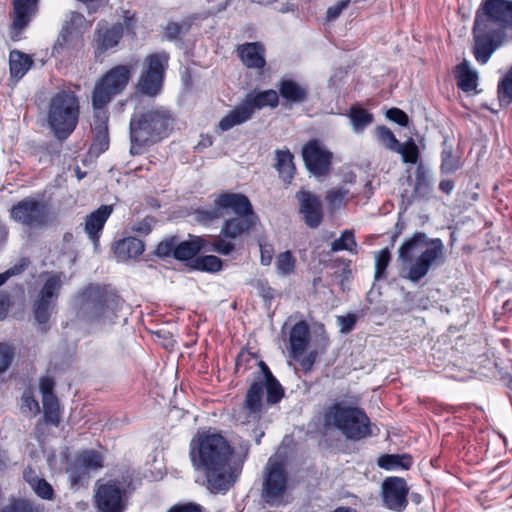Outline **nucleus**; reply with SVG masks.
Here are the masks:
<instances>
[{
	"mask_svg": "<svg viewBox=\"0 0 512 512\" xmlns=\"http://www.w3.org/2000/svg\"><path fill=\"white\" fill-rule=\"evenodd\" d=\"M229 211L233 217L224 220L220 234L214 237L210 250L218 254L228 256L236 250L233 240H237L249 233L258 220L249 198L241 193L223 191L215 195L211 208L196 209V220L203 225H209L214 221L224 218Z\"/></svg>",
	"mask_w": 512,
	"mask_h": 512,
	"instance_id": "obj_1",
	"label": "nucleus"
},
{
	"mask_svg": "<svg viewBox=\"0 0 512 512\" xmlns=\"http://www.w3.org/2000/svg\"><path fill=\"white\" fill-rule=\"evenodd\" d=\"M233 452L228 441L218 433H198L191 440V462L203 471L212 493H225L235 484L240 468L230 463Z\"/></svg>",
	"mask_w": 512,
	"mask_h": 512,
	"instance_id": "obj_2",
	"label": "nucleus"
},
{
	"mask_svg": "<svg viewBox=\"0 0 512 512\" xmlns=\"http://www.w3.org/2000/svg\"><path fill=\"white\" fill-rule=\"evenodd\" d=\"M507 28L512 29V1L482 0L472 29L473 54L478 63L488 62L500 46Z\"/></svg>",
	"mask_w": 512,
	"mask_h": 512,
	"instance_id": "obj_3",
	"label": "nucleus"
},
{
	"mask_svg": "<svg viewBox=\"0 0 512 512\" xmlns=\"http://www.w3.org/2000/svg\"><path fill=\"white\" fill-rule=\"evenodd\" d=\"M254 365L259 367V371L255 374L241 406L245 415L243 423L259 421L265 412L266 405H275L284 397V389L268 365L258 360L256 354L242 349L236 357L235 370L247 371Z\"/></svg>",
	"mask_w": 512,
	"mask_h": 512,
	"instance_id": "obj_4",
	"label": "nucleus"
},
{
	"mask_svg": "<svg viewBox=\"0 0 512 512\" xmlns=\"http://www.w3.org/2000/svg\"><path fill=\"white\" fill-rule=\"evenodd\" d=\"M173 121L172 113L165 107L154 106L149 109L136 107L129 123L130 153L139 155L144 147L167 137Z\"/></svg>",
	"mask_w": 512,
	"mask_h": 512,
	"instance_id": "obj_5",
	"label": "nucleus"
},
{
	"mask_svg": "<svg viewBox=\"0 0 512 512\" xmlns=\"http://www.w3.org/2000/svg\"><path fill=\"white\" fill-rule=\"evenodd\" d=\"M398 258L410 264L406 279L413 283L424 278L433 266L444 263V245L441 239H429L424 232H415L398 249Z\"/></svg>",
	"mask_w": 512,
	"mask_h": 512,
	"instance_id": "obj_6",
	"label": "nucleus"
},
{
	"mask_svg": "<svg viewBox=\"0 0 512 512\" xmlns=\"http://www.w3.org/2000/svg\"><path fill=\"white\" fill-rule=\"evenodd\" d=\"M123 300L107 286L89 284L80 294V317L89 324L115 323Z\"/></svg>",
	"mask_w": 512,
	"mask_h": 512,
	"instance_id": "obj_7",
	"label": "nucleus"
},
{
	"mask_svg": "<svg viewBox=\"0 0 512 512\" xmlns=\"http://www.w3.org/2000/svg\"><path fill=\"white\" fill-rule=\"evenodd\" d=\"M324 426L339 430L346 439L352 441L372 435L371 422L365 411L343 402L334 403L326 409Z\"/></svg>",
	"mask_w": 512,
	"mask_h": 512,
	"instance_id": "obj_8",
	"label": "nucleus"
},
{
	"mask_svg": "<svg viewBox=\"0 0 512 512\" xmlns=\"http://www.w3.org/2000/svg\"><path fill=\"white\" fill-rule=\"evenodd\" d=\"M80 104L75 92L62 90L56 93L48 106L47 122L53 135L60 141L66 140L79 122Z\"/></svg>",
	"mask_w": 512,
	"mask_h": 512,
	"instance_id": "obj_9",
	"label": "nucleus"
},
{
	"mask_svg": "<svg viewBox=\"0 0 512 512\" xmlns=\"http://www.w3.org/2000/svg\"><path fill=\"white\" fill-rule=\"evenodd\" d=\"M132 65H117L109 69L95 84L92 92L93 110H106L112 99L120 95L132 77Z\"/></svg>",
	"mask_w": 512,
	"mask_h": 512,
	"instance_id": "obj_10",
	"label": "nucleus"
},
{
	"mask_svg": "<svg viewBox=\"0 0 512 512\" xmlns=\"http://www.w3.org/2000/svg\"><path fill=\"white\" fill-rule=\"evenodd\" d=\"M288 487L289 477L285 465L270 458L264 468L262 500L270 507H279L284 504Z\"/></svg>",
	"mask_w": 512,
	"mask_h": 512,
	"instance_id": "obj_11",
	"label": "nucleus"
},
{
	"mask_svg": "<svg viewBox=\"0 0 512 512\" xmlns=\"http://www.w3.org/2000/svg\"><path fill=\"white\" fill-rule=\"evenodd\" d=\"M62 285V273L50 275L33 302L34 319L42 333H47L50 329L49 320L56 307Z\"/></svg>",
	"mask_w": 512,
	"mask_h": 512,
	"instance_id": "obj_12",
	"label": "nucleus"
},
{
	"mask_svg": "<svg viewBox=\"0 0 512 512\" xmlns=\"http://www.w3.org/2000/svg\"><path fill=\"white\" fill-rule=\"evenodd\" d=\"M169 55L166 52L153 53L144 59V69L138 79L136 89L143 95L155 97L162 91Z\"/></svg>",
	"mask_w": 512,
	"mask_h": 512,
	"instance_id": "obj_13",
	"label": "nucleus"
},
{
	"mask_svg": "<svg viewBox=\"0 0 512 512\" xmlns=\"http://www.w3.org/2000/svg\"><path fill=\"white\" fill-rule=\"evenodd\" d=\"M133 483L132 476L125 474L121 479L109 480L97 487L95 503L100 512H123V497Z\"/></svg>",
	"mask_w": 512,
	"mask_h": 512,
	"instance_id": "obj_14",
	"label": "nucleus"
},
{
	"mask_svg": "<svg viewBox=\"0 0 512 512\" xmlns=\"http://www.w3.org/2000/svg\"><path fill=\"white\" fill-rule=\"evenodd\" d=\"M10 217L29 228H43L52 222L48 205L34 197L23 198L14 204Z\"/></svg>",
	"mask_w": 512,
	"mask_h": 512,
	"instance_id": "obj_15",
	"label": "nucleus"
},
{
	"mask_svg": "<svg viewBox=\"0 0 512 512\" xmlns=\"http://www.w3.org/2000/svg\"><path fill=\"white\" fill-rule=\"evenodd\" d=\"M190 239L180 241L178 236H170L161 241L155 250L158 257H173L179 261L192 260L203 249L207 241L200 236L189 235Z\"/></svg>",
	"mask_w": 512,
	"mask_h": 512,
	"instance_id": "obj_16",
	"label": "nucleus"
},
{
	"mask_svg": "<svg viewBox=\"0 0 512 512\" xmlns=\"http://www.w3.org/2000/svg\"><path fill=\"white\" fill-rule=\"evenodd\" d=\"M307 169L315 176H323L330 169L332 154L325 150L318 140H310L302 149Z\"/></svg>",
	"mask_w": 512,
	"mask_h": 512,
	"instance_id": "obj_17",
	"label": "nucleus"
},
{
	"mask_svg": "<svg viewBox=\"0 0 512 512\" xmlns=\"http://www.w3.org/2000/svg\"><path fill=\"white\" fill-rule=\"evenodd\" d=\"M408 486L401 477H387L382 483V498L385 506L402 512L408 505Z\"/></svg>",
	"mask_w": 512,
	"mask_h": 512,
	"instance_id": "obj_18",
	"label": "nucleus"
},
{
	"mask_svg": "<svg viewBox=\"0 0 512 512\" xmlns=\"http://www.w3.org/2000/svg\"><path fill=\"white\" fill-rule=\"evenodd\" d=\"M277 93L282 99V105L292 108L295 105H302L309 99V88L292 78H281L277 83Z\"/></svg>",
	"mask_w": 512,
	"mask_h": 512,
	"instance_id": "obj_19",
	"label": "nucleus"
},
{
	"mask_svg": "<svg viewBox=\"0 0 512 512\" xmlns=\"http://www.w3.org/2000/svg\"><path fill=\"white\" fill-rule=\"evenodd\" d=\"M296 198L299 201V211L303 215L305 224L312 229L319 227L323 220L320 198L306 190L298 191Z\"/></svg>",
	"mask_w": 512,
	"mask_h": 512,
	"instance_id": "obj_20",
	"label": "nucleus"
},
{
	"mask_svg": "<svg viewBox=\"0 0 512 512\" xmlns=\"http://www.w3.org/2000/svg\"><path fill=\"white\" fill-rule=\"evenodd\" d=\"M131 26L130 19H125V24L115 23L110 27L97 29L94 35L95 54L100 56L109 49L116 47L124 34L125 27Z\"/></svg>",
	"mask_w": 512,
	"mask_h": 512,
	"instance_id": "obj_21",
	"label": "nucleus"
},
{
	"mask_svg": "<svg viewBox=\"0 0 512 512\" xmlns=\"http://www.w3.org/2000/svg\"><path fill=\"white\" fill-rule=\"evenodd\" d=\"M38 0H13V22L11 25V39L18 41L22 30L31 21Z\"/></svg>",
	"mask_w": 512,
	"mask_h": 512,
	"instance_id": "obj_22",
	"label": "nucleus"
},
{
	"mask_svg": "<svg viewBox=\"0 0 512 512\" xmlns=\"http://www.w3.org/2000/svg\"><path fill=\"white\" fill-rule=\"evenodd\" d=\"M112 212V205H101L97 210L91 212L85 218L84 230L95 248L99 246L100 234Z\"/></svg>",
	"mask_w": 512,
	"mask_h": 512,
	"instance_id": "obj_23",
	"label": "nucleus"
},
{
	"mask_svg": "<svg viewBox=\"0 0 512 512\" xmlns=\"http://www.w3.org/2000/svg\"><path fill=\"white\" fill-rule=\"evenodd\" d=\"M94 138L90 152L95 155L104 153L109 148L108 115L107 110H94Z\"/></svg>",
	"mask_w": 512,
	"mask_h": 512,
	"instance_id": "obj_24",
	"label": "nucleus"
},
{
	"mask_svg": "<svg viewBox=\"0 0 512 512\" xmlns=\"http://www.w3.org/2000/svg\"><path fill=\"white\" fill-rule=\"evenodd\" d=\"M83 47V37L73 32L60 31L52 47L51 56L55 58L70 57Z\"/></svg>",
	"mask_w": 512,
	"mask_h": 512,
	"instance_id": "obj_25",
	"label": "nucleus"
},
{
	"mask_svg": "<svg viewBox=\"0 0 512 512\" xmlns=\"http://www.w3.org/2000/svg\"><path fill=\"white\" fill-rule=\"evenodd\" d=\"M238 55L249 69H263L266 65L265 48L260 42H250L238 46Z\"/></svg>",
	"mask_w": 512,
	"mask_h": 512,
	"instance_id": "obj_26",
	"label": "nucleus"
},
{
	"mask_svg": "<svg viewBox=\"0 0 512 512\" xmlns=\"http://www.w3.org/2000/svg\"><path fill=\"white\" fill-rule=\"evenodd\" d=\"M309 326L305 321L297 322L290 331V352L294 358L302 355L309 343Z\"/></svg>",
	"mask_w": 512,
	"mask_h": 512,
	"instance_id": "obj_27",
	"label": "nucleus"
},
{
	"mask_svg": "<svg viewBox=\"0 0 512 512\" xmlns=\"http://www.w3.org/2000/svg\"><path fill=\"white\" fill-rule=\"evenodd\" d=\"M247 107L251 110L252 115L255 110L264 107L276 108L279 105V95L276 90L269 89L258 93H248L244 99Z\"/></svg>",
	"mask_w": 512,
	"mask_h": 512,
	"instance_id": "obj_28",
	"label": "nucleus"
},
{
	"mask_svg": "<svg viewBox=\"0 0 512 512\" xmlns=\"http://www.w3.org/2000/svg\"><path fill=\"white\" fill-rule=\"evenodd\" d=\"M144 252V243L135 237L119 240L114 246V254L119 261L136 258Z\"/></svg>",
	"mask_w": 512,
	"mask_h": 512,
	"instance_id": "obj_29",
	"label": "nucleus"
},
{
	"mask_svg": "<svg viewBox=\"0 0 512 512\" xmlns=\"http://www.w3.org/2000/svg\"><path fill=\"white\" fill-rule=\"evenodd\" d=\"M251 110L247 107L244 100L229 111L219 122L218 127L222 131H228L237 125H241L252 118Z\"/></svg>",
	"mask_w": 512,
	"mask_h": 512,
	"instance_id": "obj_30",
	"label": "nucleus"
},
{
	"mask_svg": "<svg viewBox=\"0 0 512 512\" xmlns=\"http://www.w3.org/2000/svg\"><path fill=\"white\" fill-rule=\"evenodd\" d=\"M276 168L279 177L286 183H290L295 174L294 156L289 149H277L275 151Z\"/></svg>",
	"mask_w": 512,
	"mask_h": 512,
	"instance_id": "obj_31",
	"label": "nucleus"
},
{
	"mask_svg": "<svg viewBox=\"0 0 512 512\" xmlns=\"http://www.w3.org/2000/svg\"><path fill=\"white\" fill-rule=\"evenodd\" d=\"M432 191V185L428 169L422 164H418L415 171V183L412 194L413 199H427Z\"/></svg>",
	"mask_w": 512,
	"mask_h": 512,
	"instance_id": "obj_32",
	"label": "nucleus"
},
{
	"mask_svg": "<svg viewBox=\"0 0 512 512\" xmlns=\"http://www.w3.org/2000/svg\"><path fill=\"white\" fill-rule=\"evenodd\" d=\"M32 58L18 50H13L9 55L10 74L12 78L21 79L32 67Z\"/></svg>",
	"mask_w": 512,
	"mask_h": 512,
	"instance_id": "obj_33",
	"label": "nucleus"
},
{
	"mask_svg": "<svg viewBox=\"0 0 512 512\" xmlns=\"http://www.w3.org/2000/svg\"><path fill=\"white\" fill-rule=\"evenodd\" d=\"M456 79L458 87L464 92H471L477 87V72L470 69L466 60L456 67Z\"/></svg>",
	"mask_w": 512,
	"mask_h": 512,
	"instance_id": "obj_34",
	"label": "nucleus"
},
{
	"mask_svg": "<svg viewBox=\"0 0 512 512\" xmlns=\"http://www.w3.org/2000/svg\"><path fill=\"white\" fill-rule=\"evenodd\" d=\"M413 460L409 454H385L378 458L377 464L384 470H408Z\"/></svg>",
	"mask_w": 512,
	"mask_h": 512,
	"instance_id": "obj_35",
	"label": "nucleus"
},
{
	"mask_svg": "<svg viewBox=\"0 0 512 512\" xmlns=\"http://www.w3.org/2000/svg\"><path fill=\"white\" fill-rule=\"evenodd\" d=\"M347 115L356 133L362 132L374 120L373 114L357 105L351 106Z\"/></svg>",
	"mask_w": 512,
	"mask_h": 512,
	"instance_id": "obj_36",
	"label": "nucleus"
},
{
	"mask_svg": "<svg viewBox=\"0 0 512 512\" xmlns=\"http://www.w3.org/2000/svg\"><path fill=\"white\" fill-rule=\"evenodd\" d=\"M0 512H41L40 507L34 501L27 498L11 497Z\"/></svg>",
	"mask_w": 512,
	"mask_h": 512,
	"instance_id": "obj_37",
	"label": "nucleus"
},
{
	"mask_svg": "<svg viewBox=\"0 0 512 512\" xmlns=\"http://www.w3.org/2000/svg\"><path fill=\"white\" fill-rule=\"evenodd\" d=\"M222 260L215 255H205L192 260L191 267L195 270L215 273L221 270Z\"/></svg>",
	"mask_w": 512,
	"mask_h": 512,
	"instance_id": "obj_38",
	"label": "nucleus"
},
{
	"mask_svg": "<svg viewBox=\"0 0 512 512\" xmlns=\"http://www.w3.org/2000/svg\"><path fill=\"white\" fill-rule=\"evenodd\" d=\"M442 152H441V172L442 173H453L459 167V159L453 155V148L451 145H448L447 140L445 139L442 143Z\"/></svg>",
	"mask_w": 512,
	"mask_h": 512,
	"instance_id": "obj_39",
	"label": "nucleus"
},
{
	"mask_svg": "<svg viewBox=\"0 0 512 512\" xmlns=\"http://www.w3.org/2000/svg\"><path fill=\"white\" fill-rule=\"evenodd\" d=\"M275 266L277 273L281 276H289L296 268V258L291 251H284L276 256Z\"/></svg>",
	"mask_w": 512,
	"mask_h": 512,
	"instance_id": "obj_40",
	"label": "nucleus"
},
{
	"mask_svg": "<svg viewBox=\"0 0 512 512\" xmlns=\"http://www.w3.org/2000/svg\"><path fill=\"white\" fill-rule=\"evenodd\" d=\"M42 403L44 421L57 427L60 424V407L57 397L42 399Z\"/></svg>",
	"mask_w": 512,
	"mask_h": 512,
	"instance_id": "obj_41",
	"label": "nucleus"
},
{
	"mask_svg": "<svg viewBox=\"0 0 512 512\" xmlns=\"http://www.w3.org/2000/svg\"><path fill=\"white\" fill-rule=\"evenodd\" d=\"M357 242L355 240L354 232L352 230H345L341 236L331 243V251H349L356 253Z\"/></svg>",
	"mask_w": 512,
	"mask_h": 512,
	"instance_id": "obj_42",
	"label": "nucleus"
},
{
	"mask_svg": "<svg viewBox=\"0 0 512 512\" xmlns=\"http://www.w3.org/2000/svg\"><path fill=\"white\" fill-rule=\"evenodd\" d=\"M395 152L402 156L404 163L416 164L419 159V148L413 138H409L404 143H399Z\"/></svg>",
	"mask_w": 512,
	"mask_h": 512,
	"instance_id": "obj_43",
	"label": "nucleus"
},
{
	"mask_svg": "<svg viewBox=\"0 0 512 512\" xmlns=\"http://www.w3.org/2000/svg\"><path fill=\"white\" fill-rule=\"evenodd\" d=\"M78 463L85 469L97 470L103 467V456L96 450H86L79 455Z\"/></svg>",
	"mask_w": 512,
	"mask_h": 512,
	"instance_id": "obj_44",
	"label": "nucleus"
},
{
	"mask_svg": "<svg viewBox=\"0 0 512 512\" xmlns=\"http://www.w3.org/2000/svg\"><path fill=\"white\" fill-rule=\"evenodd\" d=\"M391 261V253L388 248H384L375 254V276L376 281L387 278V267Z\"/></svg>",
	"mask_w": 512,
	"mask_h": 512,
	"instance_id": "obj_45",
	"label": "nucleus"
},
{
	"mask_svg": "<svg viewBox=\"0 0 512 512\" xmlns=\"http://www.w3.org/2000/svg\"><path fill=\"white\" fill-rule=\"evenodd\" d=\"M498 99L501 104L509 105L512 103V66L500 80L498 87Z\"/></svg>",
	"mask_w": 512,
	"mask_h": 512,
	"instance_id": "obj_46",
	"label": "nucleus"
},
{
	"mask_svg": "<svg viewBox=\"0 0 512 512\" xmlns=\"http://www.w3.org/2000/svg\"><path fill=\"white\" fill-rule=\"evenodd\" d=\"M86 19L83 14L71 11L64 21L61 31L64 32H73V34L82 35L81 28L83 27Z\"/></svg>",
	"mask_w": 512,
	"mask_h": 512,
	"instance_id": "obj_47",
	"label": "nucleus"
},
{
	"mask_svg": "<svg viewBox=\"0 0 512 512\" xmlns=\"http://www.w3.org/2000/svg\"><path fill=\"white\" fill-rule=\"evenodd\" d=\"M191 28V23L187 20L182 22H169L165 29V37L172 41L177 39L181 34H186Z\"/></svg>",
	"mask_w": 512,
	"mask_h": 512,
	"instance_id": "obj_48",
	"label": "nucleus"
},
{
	"mask_svg": "<svg viewBox=\"0 0 512 512\" xmlns=\"http://www.w3.org/2000/svg\"><path fill=\"white\" fill-rule=\"evenodd\" d=\"M376 133L378 140L389 150L394 151L398 147V144L400 143L393 132L385 127V126H378L376 128Z\"/></svg>",
	"mask_w": 512,
	"mask_h": 512,
	"instance_id": "obj_49",
	"label": "nucleus"
},
{
	"mask_svg": "<svg viewBox=\"0 0 512 512\" xmlns=\"http://www.w3.org/2000/svg\"><path fill=\"white\" fill-rule=\"evenodd\" d=\"M34 493L43 500H53L55 496L54 489L52 485L46 481L44 478H40L37 482L31 487Z\"/></svg>",
	"mask_w": 512,
	"mask_h": 512,
	"instance_id": "obj_50",
	"label": "nucleus"
},
{
	"mask_svg": "<svg viewBox=\"0 0 512 512\" xmlns=\"http://www.w3.org/2000/svg\"><path fill=\"white\" fill-rule=\"evenodd\" d=\"M29 264L30 261L28 258H21L18 263L5 272L0 273V286L4 285L9 278L22 274L28 268Z\"/></svg>",
	"mask_w": 512,
	"mask_h": 512,
	"instance_id": "obj_51",
	"label": "nucleus"
},
{
	"mask_svg": "<svg viewBox=\"0 0 512 512\" xmlns=\"http://www.w3.org/2000/svg\"><path fill=\"white\" fill-rule=\"evenodd\" d=\"M13 358V347L8 343H0V374L9 368Z\"/></svg>",
	"mask_w": 512,
	"mask_h": 512,
	"instance_id": "obj_52",
	"label": "nucleus"
},
{
	"mask_svg": "<svg viewBox=\"0 0 512 512\" xmlns=\"http://www.w3.org/2000/svg\"><path fill=\"white\" fill-rule=\"evenodd\" d=\"M347 194L348 190L345 188H334L327 192L326 200L332 208H340Z\"/></svg>",
	"mask_w": 512,
	"mask_h": 512,
	"instance_id": "obj_53",
	"label": "nucleus"
},
{
	"mask_svg": "<svg viewBox=\"0 0 512 512\" xmlns=\"http://www.w3.org/2000/svg\"><path fill=\"white\" fill-rule=\"evenodd\" d=\"M337 321L340 326V332L348 334L355 328L357 317L355 314L349 313L344 316H338Z\"/></svg>",
	"mask_w": 512,
	"mask_h": 512,
	"instance_id": "obj_54",
	"label": "nucleus"
},
{
	"mask_svg": "<svg viewBox=\"0 0 512 512\" xmlns=\"http://www.w3.org/2000/svg\"><path fill=\"white\" fill-rule=\"evenodd\" d=\"M386 117L399 124L400 126L406 127L409 124V117L408 115L399 108H390L387 113Z\"/></svg>",
	"mask_w": 512,
	"mask_h": 512,
	"instance_id": "obj_55",
	"label": "nucleus"
},
{
	"mask_svg": "<svg viewBox=\"0 0 512 512\" xmlns=\"http://www.w3.org/2000/svg\"><path fill=\"white\" fill-rule=\"evenodd\" d=\"M258 290L259 296L265 301V303L270 304L275 296V291L271 288L267 282L258 280L255 285Z\"/></svg>",
	"mask_w": 512,
	"mask_h": 512,
	"instance_id": "obj_56",
	"label": "nucleus"
},
{
	"mask_svg": "<svg viewBox=\"0 0 512 512\" xmlns=\"http://www.w3.org/2000/svg\"><path fill=\"white\" fill-rule=\"evenodd\" d=\"M349 4H350V0H341L338 3H336L335 5L329 7L327 9V13H326V20L327 21L336 20L341 15L343 10L348 7Z\"/></svg>",
	"mask_w": 512,
	"mask_h": 512,
	"instance_id": "obj_57",
	"label": "nucleus"
},
{
	"mask_svg": "<svg viewBox=\"0 0 512 512\" xmlns=\"http://www.w3.org/2000/svg\"><path fill=\"white\" fill-rule=\"evenodd\" d=\"M22 407L28 409L30 412H33L34 414L40 411L38 401L34 398L32 392L29 390L23 392Z\"/></svg>",
	"mask_w": 512,
	"mask_h": 512,
	"instance_id": "obj_58",
	"label": "nucleus"
},
{
	"mask_svg": "<svg viewBox=\"0 0 512 512\" xmlns=\"http://www.w3.org/2000/svg\"><path fill=\"white\" fill-rule=\"evenodd\" d=\"M55 382L52 378L45 377L40 380V391L42 399L54 398L56 395L53 393Z\"/></svg>",
	"mask_w": 512,
	"mask_h": 512,
	"instance_id": "obj_59",
	"label": "nucleus"
},
{
	"mask_svg": "<svg viewBox=\"0 0 512 512\" xmlns=\"http://www.w3.org/2000/svg\"><path fill=\"white\" fill-rule=\"evenodd\" d=\"M11 305L10 294L6 291H0V320L6 318Z\"/></svg>",
	"mask_w": 512,
	"mask_h": 512,
	"instance_id": "obj_60",
	"label": "nucleus"
},
{
	"mask_svg": "<svg viewBox=\"0 0 512 512\" xmlns=\"http://www.w3.org/2000/svg\"><path fill=\"white\" fill-rule=\"evenodd\" d=\"M153 221H154L153 217L147 216L143 220H141L139 223H137L133 227V230L140 234L148 235L152 230Z\"/></svg>",
	"mask_w": 512,
	"mask_h": 512,
	"instance_id": "obj_61",
	"label": "nucleus"
},
{
	"mask_svg": "<svg viewBox=\"0 0 512 512\" xmlns=\"http://www.w3.org/2000/svg\"><path fill=\"white\" fill-rule=\"evenodd\" d=\"M261 264L270 265L273 259L274 249L270 244H260Z\"/></svg>",
	"mask_w": 512,
	"mask_h": 512,
	"instance_id": "obj_62",
	"label": "nucleus"
},
{
	"mask_svg": "<svg viewBox=\"0 0 512 512\" xmlns=\"http://www.w3.org/2000/svg\"><path fill=\"white\" fill-rule=\"evenodd\" d=\"M167 512H202V507L194 503L177 504L171 507Z\"/></svg>",
	"mask_w": 512,
	"mask_h": 512,
	"instance_id": "obj_63",
	"label": "nucleus"
},
{
	"mask_svg": "<svg viewBox=\"0 0 512 512\" xmlns=\"http://www.w3.org/2000/svg\"><path fill=\"white\" fill-rule=\"evenodd\" d=\"M23 478L32 487L41 477L36 474L33 468L27 467L23 471Z\"/></svg>",
	"mask_w": 512,
	"mask_h": 512,
	"instance_id": "obj_64",
	"label": "nucleus"
}]
</instances>
